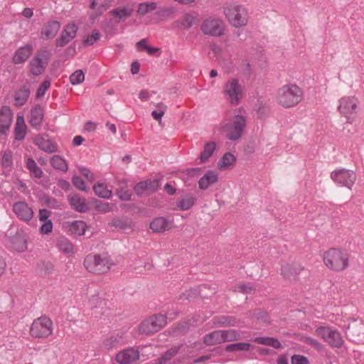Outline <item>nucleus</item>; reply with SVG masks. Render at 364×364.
Listing matches in <instances>:
<instances>
[{
  "mask_svg": "<svg viewBox=\"0 0 364 364\" xmlns=\"http://www.w3.org/2000/svg\"><path fill=\"white\" fill-rule=\"evenodd\" d=\"M302 94V90L296 85H284L278 90L277 102L283 107H291L301 102Z\"/></svg>",
  "mask_w": 364,
  "mask_h": 364,
  "instance_id": "obj_1",
  "label": "nucleus"
},
{
  "mask_svg": "<svg viewBox=\"0 0 364 364\" xmlns=\"http://www.w3.org/2000/svg\"><path fill=\"white\" fill-rule=\"evenodd\" d=\"M349 256L347 252L337 248H331L323 255V262L331 269L342 271L348 266Z\"/></svg>",
  "mask_w": 364,
  "mask_h": 364,
  "instance_id": "obj_2",
  "label": "nucleus"
},
{
  "mask_svg": "<svg viewBox=\"0 0 364 364\" xmlns=\"http://www.w3.org/2000/svg\"><path fill=\"white\" fill-rule=\"evenodd\" d=\"M240 339L241 334L236 330H218L206 334L203 337V343L206 346H213Z\"/></svg>",
  "mask_w": 364,
  "mask_h": 364,
  "instance_id": "obj_3",
  "label": "nucleus"
},
{
  "mask_svg": "<svg viewBox=\"0 0 364 364\" xmlns=\"http://www.w3.org/2000/svg\"><path fill=\"white\" fill-rule=\"evenodd\" d=\"M52 53L47 48L38 50L29 63L30 72L35 76L42 75L50 60Z\"/></svg>",
  "mask_w": 364,
  "mask_h": 364,
  "instance_id": "obj_4",
  "label": "nucleus"
},
{
  "mask_svg": "<svg viewBox=\"0 0 364 364\" xmlns=\"http://www.w3.org/2000/svg\"><path fill=\"white\" fill-rule=\"evenodd\" d=\"M246 124V117L240 114H237L232 117L230 122L223 126V129L226 132V137L229 140L236 141L242 136Z\"/></svg>",
  "mask_w": 364,
  "mask_h": 364,
  "instance_id": "obj_5",
  "label": "nucleus"
},
{
  "mask_svg": "<svg viewBox=\"0 0 364 364\" xmlns=\"http://www.w3.org/2000/svg\"><path fill=\"white\" fill-rule=\"evenodd\" d=\"M224 14L235 27H241L247 24V13L241 6L228 5L224 9Z\"/></svg>",
  "mask_w": 364,
  "mask_h": 364,
  "instance_id": "obj_6",
  "label": "nucleus"
},
{
  "mask_svg": "<svg viewBox=\"0 0 364 364\" xmlns=\"http://www.w3.org/2000/svg\"><path fill=\"white\" fill-rule=\"evenodd\" d=\"M111 264L107 257L99 255H88L84 260V266L90 272L95 274H103L110 268Z\"/></svg>",
  "mask_w": 364,
  "mask_h": 364,
  "instance_id": "obj_7",
  "label": "nucleus"
},
{
  "mask_svg": "<svg viewBox=\"0 0 364 364\" xmlns=\"http://www.w3.org/2000/svg\"><path fill=\"white\" fill-rule=\"evenodd\" d=\"M166 324V316L162 314H155L141 322L139 332L142 334L150 335L159 331Z\"/></svg>",
  "mask_w": 364,
  "mask_h": 364,
  "instance_id": "obj_8",
  "label": "nucleus"
},
{
  "mask_svg": "<svg viewBox=\"0 0 364 364\" xmlns=\"http://www.w3.org/2000/svg\"><path fill=\"white\" fill-rule=\"evenodd\" d=\"M52 321L47 316L35 319L31 326L30 333L35 338H45L52 333Z\"/></svg>",
  "mask_w": 364,
  "mask_h": 364,
  "instance_id": "obj_9",
  "label": "nucleus"
},
{
  "mask_svg": "<svg viewBox=\"0 0 364 364\" xmlns=\"http://www.w3.org/2000/svg\"><path fill=\"white\" fill-rule=\"evenodd\" d=\"M316 332L332 348H340L344 343V341L340 332L333 330L329 327L320 326Z\"/></svg>",
  "mask_w": 364,
  "mask_h": 364,
  "instance_id": "obj_10",
  "label": "nucleus"
},
{
  "mask_svg": "<svg viewBox=\"0 0 364 364\" xmlns=\"http://www.w3.org/2000/svg\"><path fill=\"white\" fill-rule=\"evenodd\" d=\"M338 107L340 113L347 118L348 122L351 123L354 119V114L356 113L358 100L354 97H344L340 101Z\"/></svg>",
  "mask_w": 364,
  "mask_h": 364,
  "instance_id": "obj_11",
  "label": "nucleus"
},
{
  "mask_svg": "<svg viewBox=\"0 0 364 364\" xmlns=\"http://www.w3.org/2000/svg\"><path fill=\"white\" fill-rule=\"evenodd\" d=\"M331 178L336 183L351 188L356 180V175L353 171L343 168L333 171Z\"/></svg>",
  "mask_w": 364,
  "mask_h": 364,
  "instance_id": "obj_12",
  "label": "nucleus"
},
{
  "mask_svg": "<svg viewBox=\"0 0 364 364\" xmlns=\"http://www.w3.org/2000/svg\"><path fill=\"white\" fill-rule=\"evenodd\" d=\"M201 31L205 35L220 36L223 34V23L218 19L207 18L201 25Z\"/></svg>",
  "mask_w": 364,
  "mask_h": 364,
  "instance_id": "obj_13",
  "label": "nucleus"
},
{
  "mask_svg": "<svg viewBox=\"0 0 364 364\" xmlns=\"http://www.w3.org/2000/svg\"><path fill=\"white\" fill-rule=\"evenodd\" d=\"M225 92L232 104H237L242 96L241 86L236 79H232L225 84Z\"/></svg>",
  "mask_w": 364,
  "mask_h": 364,
  "instance_id": "obj_14",
  "label": "nucleus"
},
{
  "mask_svg": "<svg viewBox=\"0 0 364 364\" xmlns=\"http://www.w3.org/2000/svg\"><path fill=\"white\" fill-rule=\"evenodd\" d=\"M77 29V26L74 23L66 25L55 41L56 46L64 47L66 46L75 37Z\"/></svg>",
  "mask_w": 364,
  "mask_h": 364,
  "instance_id": "obj_15",
  "label": "nucleus"
},
{
  "mask_svg": "<svg viewBox=\"0 0 364 364\" xmlns=\"http://www.w3.org/2000/svg\"><path fill=\"white\" fill-rule=\"evenodd\" d=\"M17 218L21 220L28 222L33 217V211L25 201H18L13 205L12 208Z\"/></svg>",
  "mask_w": 364,
  "mask_h": 364,
  "instance_id": "obj_16",
  "label": "nucleus"
},
{
  "mask_svg": "<svg viewBox=\"0 0 364 364\" xmlns=\"http://www.w3.org/2000/svg\"><path fill=\"white\" fill-rule=\"evenodd\" d=\"M159 186V183L157 179H149L137 183L134 187V191L137 196H141L156 191Z\"/></svg>",
  "mask_w": 364,
  "mask_h": 364,
  "instance_id": "obj_17",
  "label": "nucleus"
},
{
  "mask_svg": "<svg viewBox=\"0 0 364 364\" xmlns=\"http://www.w3.org/2000/svg\"><path fill=\"white\" fill-rule=\"evenodd\" d=\"M34 144L42 151L52 154L57 151V144H55L48 134H38L34 138Z\"/></svg>",
  "mask_w": 364,
  "mask_h": 364,
  "instance_id": "obj_18",
  "label": "nucleus"
},
{
  "mask_svg": "<svg viewBox=\"0 0 364 364\" xmlns=\"http://www.w3.org/2000/svg\"><path fill=\"white\" fill-rule=\"evenodd\" d=\"M13 118L11 109L8 106H3L0 110V136H6Z\"/></svg>",
  "mask_w": 364,
  "mask_h": 364,
  "instance_id": "obj_19",
  "label": "nucleus"
},
{
  "mask_svg": "<svg viewBox=\"0 0 364 364\" xmlns=\"http://www.w3.org/2000/svg\"><path fill=\"white\" fill-rule=\"evenodd\" d=\"M60 28L59 21L53 20L45 23L41 31V38L43 40L53 39Z\"/></svg>",
  "mask_w": 364,
  "mask_h": 364,
  "instance_id": "obj_20",
  "label": "nucleus"
},
{
  "mask_svg": "<svg viewBox=\"0 0 364 364\" xmlns=\"http://www.w3.org/2000/svg\"><path fill=\"white\" fill-rule=\"evenodd\" d=\"M304 269L300 264L296 263L286 264L282 267V274L284 277L289 281H296L297 275Z\"/></svg>",
  "mask_w": 364,
  "mask_h": 364,
  "instance_id": "obj_21",
  "label": "nucleus"
},
{
  "mask_svg": "<svg viewBox=\"0 0 364 364\" xmlns=\"http://www.w3.org/2000/svg\"><path fill=\"white\" fill-rule=\"evenodd\" d=\"M69 203L73 209L79 213H85L90 210L89 203L78 194L68 197Z\"/></svg>",
  "mask_w": 364,
  "mask_h": 364,
  "instance_id": "obj_22",
  "label": "nucleus"
},
{
  "mask_svg": "<svg viewBox=\"0 0 364 364\" xmlns=\"http://www.w3.org/2000/svg\"><path fill=\"white\" fill-rule=\"evenodd\" d=\"M139 358V353L134 348H128L119 352L116 355V360L120 364L131 363Z\"/></svg>",
  "mask_w": 364,
  "mask_h": 364,
  "instance_id": "obj_23",
  "label": "nucleus"
},
{
  "mask_svg": "<svg viewBox=\"0 0 364 364\" xmlns=\"http://www.w3.org/2000/svg\"><path fill=\"white\" fill-rule=\"evenodd\" d=\"M33 47L31 44H27L16 50L12 61L14 64L18 65L24 63L32 54Z\"/></svg>",
  "mask_w": 364,
  "mask_h": 364,
  "instance_id": "obj_24",
  "label": "nucleus"
},
{
  "mask_svg": "<svg viewBox=\"0 0 364 364\" xmlns=\"http://www.w3.org/2000/svg\"><path fill=\"white\" fill-rule=\"evenodd\" d=\"M218 181V174L216 171L208 170L198 181V187L201 190H207L210 186Z\"/></svg>",
  "mask_w": 364,
  "mask_h": 364,
  "instance_id": "obj_25",
  "label": "nucleus"
},
{
  "mask_svg": "<svg viewBox=\"0 0 364 364\" xmlns=\"http://www.w3.org/2000/svg\"><path fill=\"white\" fill-rule=\"evenodd\" d=\"M43 110L40 105H36L31 110L29 123L35 129H38L43 119Z\"/></svg>",
  "mask_w": 364,
  "mask_h": 364,
  "instance_id": "obj_26",
  "label": "nucleus"
},
{
  "mask_svg": "<svg viewBox=\"0 0 364 364\" xmlns=\"http://www.w3.org/2000/svg\"><path fill=\"white\" fill-rule=\"evenodd\" d=\"M30 87L23 85L18 90L15 92L14 100L15 105L17 107L23 106L28 100L30 96Z\"/></svg>",
  "mask_w": 364,
  "mask_h": 364,
  "instance_id": "obj_27",
  "label": "nucleus"
},
{
  "mask_svg": "<svg viewBox=\"0 0 364 364\" xmlns=\"http://www.w3.org/2000/svg\"><path fill=\"white\" fill-rule=\"evenodd\" d=\"M26 125L25 124L24 117L18 115L14 127L15 139L21 141L25 138L26 134Z\"/></svg>",
  "mask_w": 364,
  "mask_h": 364,
  "instance_id": "obj_28",
  "label": "nucleus"
},
{
  "mask_svg": "<svg viewBox=\"0 0 364 364\" xmlns=\"http://www.w3.org/2000/svg\"><path fill=\"white\" fill-rule=\"evenodd\" d=\"M196 198L191 193H186L178 200L176 206L181 210H188L195 204Z\"/></svg>",
  "mask_w": 364,
  "mask_h": 364,
  "instance_id": "obj_29",
  "label": "nucleus"
},
{
  "mask_svg": "<svg viewBox=\"0 0 364 364\" xmlns=\"http://www.w3.org/2000/svg\"><path fill=\"white\" fill-rule=\"evenodd\" d=\"M239 319L231 316H220L213 318V323L220 326H235L239 323Z\"/></svg>",
  "mask_w": 364,
  "mask_h": 364,
  "instance_id": "obj_30",
  "label": "nucleus"
},
{
  "mask_svg": "<svg viewBox=\"0 0 364 364\" xmlns=\"http://www.w3.org/2000/svg\"><path fill=\"white\" fill-rule=\"evenodd\" d=\"M196 18V15L185 14L181 20H178L174 22V25L180 29L188 30L193 25Z\"/></svg>",
  "mask_w": 364,
  "mask_h": 364,
  "instance_id": "obj_31",
  "label": "nucleus"
},
{
  "mask_svg": "<svg viewBox=\"0 0 364 364\" xmlns=\"http://www.w3.org/2000/svg\"><path fill=\"white\" fill-rule=\"evenodd\" d=\"M216 148V144L214 141H209L205 144L203 150L199 156L200 163L203 164L206 162L209 158L213 155Z\"/></svg>",
  "mask_w": 364,
  "mask_h": 364,
  "instance_id": "obj_32",
  "label": "nucleus"
},
{
  "mask_svg": "<svg viewBox=\"0 0 364 364\" xmlns=\"http://www.w3.org/2000/svg\"><path fill=\"white\" fill-rule=\"evenodd\" d=\"M168 223L164 218H155L149 225V228L155 232H162L168 229Z\"/></svg>",
  "mask_w": 364,
  "mask_h": 364,
  "instance_id": "obj_33",
  "label": "nucleus"
},
{
  "mask_svg": "<svg viewBox=\"0 0 364 364\" xmlns=\"http://www.w3.org/2000/svg\"><path fill=\"white\" fill-rule=\"evenodd\" d=\"M69 228L73 234L81 236L85 234L87 225L82 220H75L70 223Z\"/></svg>",
  "mask_w": 364,
  "mask_h": 364,
  "instance_id": "obj_34",
  "label": "nucleus"
},
{
  "mask_svg": "<svg viewBox=\"0 0 364 364\" xmlns=\"http://www.w3.org/2000/svg\"><path fill=\"white\" fill-rule=\"evenodd\" d=\"M26 168L30 171L31 175L34 178H42L43 172L42 169L37 166L36 163L32 158H28L27 159Z\"/></svg>",
  "mask_w": 364,
  "mask_h": 364,
  "instance_id": "obj_35",
  "label": "nucleus"
},
{
  "mask_svg": "<svg viewBox=\"0 0 364 364\" xmlns=\"http://www.w3.org/2000/svg\"><path fill=\"white\" fill-rule=\"evenodd\" d=\"M249 316L254 318L258 321L265 323H269V316L268 313L262 309H255L247 312Z\"/></svg>",
  "mask_w": 364,
  "mask_h": 364,
  "instance_id": "obj_36",
  "label": "nucleus"
},
{
  "mask_svg": "<svg viewBox=\"0 0 364 364\" xmlns=\"http://www.w3.org/2000/svg\"><path fill=\"white\" fill-rule=\"evenodd\" d=\"M123 343L124 338L122 337V335L117 333L109 337L106 340L105 345L107 349H110L112 348H117L119 346L122 345Z\"/></svg>",
  "mask_w": 364,
  "mask_h": 364,
  "instance_id": "obj_37",
  "label": "nucleus"
},
{
  "mask_svg": "<svg viewBox=\"0 0 364 364\" xmlns=\"http://www.w3.org/2000/svg\"><path fill=\"white\" fill-rule=\"evenodd\" d=\"M50 164L55 169H58L63 172H66L68 168L65 160L59 155H54L50 159Z\"/></svg>",
  "mask_w": 364,
  "mask_h": 364,
  "instance_id": "obj_38",
  "label": "nucleus"
},
{
  "mask_svg": "<svg viewBox=\"0 0 364 364\" xmlns=\"http://www.w3.org/2000/svg\"><path fill=\"white\" fill-rule=\"evenodd\" d=\"M196 322L197 321L195 318H191L186 321H181L178 323L177 326L176 327L175 331L176 333L179 334L186 333L191 326L196 325Z\"/></svg>",
  "mask_w": 364,
  "mask_h": 364,
  "instance_id": "obj_39",
  "label": "nucleus"
},
{
  "mask_svg": "<svg viewBox=\"0 0 364 364\" xmlns=\"http://www.w3.org/2000/svg\"><path fill=\"white\" fill-rule=\"evenodd\" d=\"M236 160L235 156L230 152L225 153L218 163V166L220 169H225L232 165Z\"/></svg>",
  "mask_w": 364,
  "mask_h": 364,
  "instance_id": "obj_40",
  "label": "nucleus"
},
{
  "mask_svg": "<svg viewBox=\"0 0 364 364\" xmlns=\"http://www.w3.org/2000/svg\"><path fill=\"white\" fill-rule=\"evenodd\" d=\"M157 8L156 2H144L140 3L138 6L136 13L139 16H143L146 14L155 10Z\"/></svg>",
  "mask_w": 364,
  "mask_h": 364,
  "instance_id": "obj_41",
  "label": "nucleus"
},
{
  "mask_svg": "<svg viewBox=\"0 0 364 364\" xmlns=\"http://www.w3.org/2000/svg\"><path fill=\"white\" fill-rule=\"evenodd\" d=\"M93 190L95 194L100 198L109 199L112 196V191L109 190L104 183H98L95 185Z\"/></svg>",
  "mask_w": 364,
  "mask_h": 364,
  "instance_id": "obj_42",
  "label": "nucleus"
},
{
  "mask_svg": "<svg viewBox=\"0 0 364 364\" xmlns=\"http://www.w3.org/2000/svg\"><path fill=\"white\" fill-rule=\"evenodd\" d=\"M133 11L132 8L118 7L112 10L110 14L114 16L118 17L120 20H124L130 16Z\"/></svg>",
  "mask_w": 364,
  "mask_h": 364,
  "instance_id": "obj_43",
  "label": "nucleus"
},
{
  "mask_svg": "<svg viewBox=\"0 0 364 364\" xmlns=\"http://www.w3.org/2000/svg\"><path fill=\"white\" fill-rule=\"evenodd\" d=\"M251 345L249 343H236L226 346L227 352L248 351Z\"/></svg>",
  "mask_w": 364,
  "mask_h": 364,
  "instance_id": "obj_44",
  "label": "nucleus"
},
{
  "mask_svg": "<svg viewBox=\"0 0 364 364\" xmlns=\"http://www.w3.org/2000/svg\"><path fill=\"white\" fill-rule=\"evenodd\" d=\"M14 248L18 252H23L27 248L26 240L21 237H16L12 240Z\"/></svg>",
  "mask_w": 364,
  "mask_h": 364,
  "instance_id": "obj_45",
  "label": "nucleus"
},
{
  "mask_svg": "<svg viewBox=\"0 0 364 364\" xmlns=\"http://www.w3.org/2000/svg\"><path fill=\"white\" fill-rule=\"evenodd\" d=\"M59 248L65 253H70L73 250V246L70 241L65 237L60 238L58 240Z\"/></svg>",
  "mask_w": 364,
  "mask_h": 364,
  "instance_id": "obj_46",
  "label": "nucleus"
},
{
  "mask_svg": "<svg viewBox=\"0 0 364 364\" xmlns=\"http://www.w3.org/2000/svg\"><path fill=\"white\" fill-rule=\"evenodd\" d=\"M183 346V344H180L178 346L171 347L170 349L167 350L164 354L163 359L166 361L170 360L172 358H173L180 349Z\"/></svg>",
  "mask_w": 364,
  "mask_h": 364,
  "instance_id": "obj_47",
  "label": "nucleus"
},
{
  "mask_svg": "<svg viewBox=\"0 0 364 364\" xmlns=\"http://www.w3.org/2000/svg\"><path fill=\"white\" fill-rule=\"evenodd\" d=\"M85 75L81 70H77L70 76V81L73 85L80 84L83 82Z\"/></svg>",
  "mask_w": 364,
  "mask_h": 364,
  "instance_id": "obj_48",
  "label": "nucleus"
},
{
  "mask_svg": "<svg viewBox=\"0 0 364 364\" xmlns=\"http://www.w3.org/2000/svg\"><path fill=\"white\" fill-rule=\"evenodd\" d=\"M12 165L13 159L11 151H5L1 159V166L4 168H11Z\"/></svg>",
  "mask_w": 364,
  "mask_h": 364,
  "instance_id": "obj_49",
  "label": "nucleus"
},
{
  "mask_svg": "<svg viewBox=\"0 0 364 364\" xmlns=\"http://www.w3.org/2000/svg\"><path fill=\"white\" fill-rule=\"evenodd\" d=\"M116 194L119 198L121 200L128 201L131 200L132 192L128 189H123L121 186L120 188H117Z\"/></svg>",
  "mask_w": 364,
  "mask_h": 364,
  "instance_id": "obj_50",
  "label": "nucleus"
},
{
  "mask_svg": "<svg viewBox=\"0 0 364 364\" xmlns=\"http://www.w3.org/2000/svg\"><path fill=\"white\" fill-rule=\"evenodd\" d=\"M175 13V9L173 7H163L159 8L157 11L155 12V15L159 17H168Z\"/></svg>",
  "mask_w": 364,
  "mask_h": 364,
  "instance_id": "obj_51",
  "label": "nucleus"
},
{
  "mask_svg": "<svg viewBox=\"0 0 364 364\" xmlns=\"http://www.w3.org/2000/svg\"><path fill=\"white\" fill-rule=\"evenodd\" d=\"M50 82L49 80H44L41 84V85L39 86V87L38 88L37 90V92H36V97L37 98H41L43 96H44L45 93H46V91L47 90H48V88L50 87Z\"/></svg>",
  "mask_w": 364,
  "mask_h": 364,
  "instance_id": "obj_52",
  "label": "nucleus"
},
{
  "mask_svg": "<svg viewBox=\"0 0 364 364\" xmlns=\"http://www.w3.org/2000/svg\"><path fill=\"white\" fill-rule=\"evenodd\" d=\"M100 38V33L97 30H94L90 36H88L86 39L84 40L83 43L87 46H92Z\"/></svg>",
  "mask_w": 364,
  "mask_h": 364,
  "instance_id": "obj_53",
  "label": "nucleus"
},
{
  "mask_svg": "<svg viewBox=\"0 0 364 364\" xmlns=\"http://www.w3.org/2000/svg\"><path fill=\"white\" fill-rule=\"evenodd\" d=\"M72 181L73 185L80 191H85L86 190V186L84 182V181L77 176H75L72 178Z\"/></svg>",
  "mask_w": 364,
  "mask_h": 364,
  "instance_id": "obj_54",
  "label": "nucleus"
},
{
  "mask_svg": "<svg viewBox=\"0 0 364 364\" xmlns=\"http://www.w3.org/2000/svg\"><path fill=\"white\" fill-rule=\"evenodd\" d=\"M38 265L45 274H50L53 269V265L50 262H41Z\"/></svg>",
  "mask_w": 364,
  "mask_h": 364,
  "instance_id": "obj_55",
  "label": "nucleus"
},
{
  "mask_svg": "<svg viewBox=\"0 0 364 364\" xmlns=\"http://www.w3.org/2000/svg\"><path fill=\"white\" fill-rule=\"evenodd\" d=\"M53 230V223L51 220H46L43 222L42 225L40 228V232L42 234H48L52 232Z\"/></svg>",
  "mask_w": 364,
  "mask_h": 364,
  "instance_id": "obj_56",
  "label": "nucleus"
},
{
  "mask_svg": "<svg viewBox=\"0 0 364 364\" xmlns=\"http://www.w3.org/2000/svg\"><path fill=\"white\" fill-rule=\"evenodd\" d=\"M112 225L121 230H124L129 227L128 223L123 219L115 218L112 222Z\"/></svg>",
  "mask_w": 364,
  "mask_h": 364,
  "instance_id": "obj_57",
  "label": "nucleus"
},
{
  "mask_svg": "<svg viewBox=\"0 0 364 364\" xmlns=\"http://www.w3.org/2000/svg\"><path fill=\"white\" fill-rule=\"evenodd\" d=\"M291 364H309V360L304 355H294L291 357Z\"/></svg>",
  "mask_w": 364,
  "mask_h": 364,
  "instance_id": "obj_58",
  "label": "nucleus"
},
{
  "mask_svg": "<svg viewBox=\"0 0 364 364\" xmlns=\"http://www.w3.org/2000/svg\"><path fill=\"white\" fill-rule=\"evenodd\" d=\"M43 199L45 205L50 208H55L58 205V200L54 198L46 196Z\"/></svg>",
  "mask_w": 364,
  "mask_h": 364,
  "instance_id": "obj_59",
  "label": "nucleus"
},
{
  "mask_svg": "<svg viewBox=\"0 0 364 364\" xmlns=\"http://www.w3.org/2000/svg\"><path fill=\"white\" fill-rule=\"evenodd\" d=\"M253 290L251 285L248 284H238L235 287V291L241 292L242 294H249Z\"/></svg>",
  "mask_w": 364,
  "mask_h": 364,
  "instance_id": "obj_60",
  "label": "nucleus"
},
{
  "mask_svg": "<svg viewBox=\"0 0 364 364\" xmlns=\"http://www.w3.org/2000/svg\"><path fill=\"white\" fill-rule=\"evenodd\" d=\"M304 341L308 345L313 346L317 350L321 349L322 347V345L318 341L311 337H305Z\"/></svg>",
  "mask_w": 364,
  "mask_h": 364,
  "instance_id": "obj_61",
  "label": "nucleus"
},
{
  "mask_svg": "<svg viewBox=\"0 0 364 364\" xmlns=\"http://www.w3.org/2000/svg\"><path fill=\"white\" fill-rule=\"evenodd\" d=\"M79 171L87 180L90 181H92L94 180V176L88 168L85 167H80Z\"/></svg>",
  "mask_w": 364,
  "mask_h": 364,
  "instance_id": "obj_62",
  "label": "nucleus"
},
{
  "mask_svg": "<svg viewBox=\"0 0 364 364\" xmlns=\"http://www.w3.org/2000/svg\"><path fill=\"white\" fill-rule=\"evenodd\" d=\"M50 211L47 209H41L39 210V220L41 222L49 220L48 218L50 216Z\"/></svg>",
  "mask_w": 364,
  "mask_h": 364,
  "instance_id": "obj_63",
  "label": "nucleus"
},
{
  "mask_svg": "<svg viewBox=\"0 0 364 364\" xmlns=\"http://www.w3.org/2000/svg\"><path fill=\"white\" fill-rule=\"evenodd\" d=\"M272 337H257L254 341L259 344L270 346Z\"/></svg>",
  "mask_w": 364,
  "mask_h": 364,
  "instance_id": "obj_64",
  "label": "nucleus"
}]
</instances>
